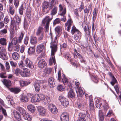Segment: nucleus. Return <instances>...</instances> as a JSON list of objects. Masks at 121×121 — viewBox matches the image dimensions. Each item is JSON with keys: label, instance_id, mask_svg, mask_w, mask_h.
<instances>
[{"label": "nucleus", "instance_id": "f257e3e1", "mask_svg": "<svg viewBox=\"0 0 121 121\" xmlns=\"http://www.w3.org/2000/svg\"><path fill=\"white\" fill-rule=\"evenodd\" d=\"M57 38L58 36L56 35L53 40V39H51V42L50 43V48H51V57L49 60V63L50 65H51L53 62L54 65H55L56 63L54 55L55 52L57 50Z\"/></svg>", "mask_w": 121, "mask_h": 121}, {"label": "nucleus", "instance_id": "f03ea898", "mask_svg": "<svg viewBox=\"0 0 121 121\" xmlns=\"http://www.w3.org/2000/svg\"><path fill=\"white\" fill-rule=\"evenodd\" d=\"M2 82L9 89L11 92L15 94H17L20 91V90L19 88H11L10 89L9 87L11 85V82L10 80L5 79H4Z\"/></svg>", "mask_w": 121, "mask_h": 121}, {"label": "nucleus", "instance_id": "7ed1b4c3", "mask_svg": "<svg viewBox=\"0 0 121 121\" xmlns=\"http://www.w3.org/2000/svg\"><path fill=\"white\" fill-rule=\"evenodd\" d=\"M21 16L16 15L13 17V19L16 21V22H14L12 20L11 21V24L13 25V27L15 28L16 30H17L19 28V26L21 24Z\"/></svg>", "mask_w": 121, "mask_h": 121}, {"label": "nucleus", "instance_id": "20e7f679", "mask_svg": "<svg viewBox=\"0 0 121 121\" xmlns=\"http://www.w3.org/2000/svg\"><path fill=\"white\" fill-rule=\"evenodd\" d=\"M17 109L22 114L23 118L25 120L31 121L32 120L31 116L28 113L26 112L25 111L23 108L19 106L17 107Z\"/></svg>", "mask_w": 121, "mask_h": 121}, {"label": "nucleus", "instance_id": "39448f33", "mask_svg": "<svg viewBox=\"0 0 121 121\" xmlns=\"http://www.w3.org/2000/svg\"><path fill=\"white\" fill-rule=\"evenodd\" d=\"M51 20L49 16H47L42 20V25L44 26L46 31L49 30L50 22Z\"/></svg>", "mask_w": 121, "mask_h": 121}, {"label": "nucleus", "instance_id": "423d86ee", "mask_svg": "<svg viewBox=\"0 0 121 121\" xmlns=\"http://www.w3.org/2000/svg\"><path fill=\"white\" fill-rule=\"evenodd\" d=\"M0 58L5 60H7L8 59L5 50L1 47H0Z\"/></svg>", "mask_w": 121, "mask_h": 121}, {"label": "nucleus", "instance_id": "0eeeda50", "mask_svg": "<svg viewBox=\"0 0 121 121\" xmlns=\"http://www.w3.org/2000/svg\"><path fill=\"white\" fill-rule=\"evenodd\" d=\"M59 100L61 103V104L64 106L66 107L69 104V102L68 100L64 97L62 96H59Z\"/></svg>", "mask_w": 121, "mask_h": 121}, {"label": "nucleus", "instance_id": "6e6552de", "mask_svg": "<svg viewBox=\"0 0 121 121\" xmlns=\"http://www.w3.org/2000/svg\"><path fill=\"white\" fill-rule=\"evenodd\" d=\"M23 62L25 64V66L31 69H32L34 67V66L32 62L27 58H26L24 57V60Z\"/></svg>", "mask_w": 121, "mask_h": 121}, {"label": "nucleus", "instance_id": "1a4fd4ad", "mask_svg": "<svg viewBox=\"0 0 121 121\" xmlns=\"http://www.w3.org/2000/svg\"><path fill=\"white\" fill-rule=\"evenodd\" d=\"M74 54H75V56L74 55V57L75 58H77V56L76 54V53L77 54V56H78V57L80 59L81 62L82 63H85L86 61V60L85 58L83 57L82 55L78 53L77 50L76 49H74Z\"/></svg>", "mask_w": 121, "mask_h": 121}, {"label": "nucleus", "instance_id": "9d476101", "mask_svg": "<svg viewBox=\"0 0 121 121\" xmlns=\"http://www.w3.org/2000/svg\"><path fill=\"white\" fill-rule=\"evenodd\" d=\"M49 110L52 113L54 114H56L58 112L57 108L56 107L55 105L52 104H50L48 106Z\"/></svg>", "mask_w": 121, "mask_h": 121}, {"label": "nucleus", "instance_id": "9b49d317", "mask_svg": "<svg viewBox=\"0 0 121 121\" xmlns=\"http://www.w3.org/2000/svg\"><path fill=\"white\" fill-rule=\"evenodd\" d=\"M60 118L61 121H69V114L67 112L63 113L61 115Z\"/></svg>", "mask_w": 121, "mask_h": 121}, {"label": "nucleus", "instance_id": "f8f14e48", "mask_svg": "<svg viewBox=\"0 0 121 121\" xmlns=\"http://www.w3.org/2000/svg\"><path fill=\"white\" fill-rule=\"evenodd\" d=\"M17 42H18V40L16 37H14L13 38L11 43H9L8 49H9V50H12V46L13 45L17 44Z\"/></svg>", "mask_w": 121, "mask_h": 121}, {"label": "nucleus", "instance_id": "ddd939ff", "mask_svg": "<svg viewBox=\"0 0 121 121\" xmlns=\"http://www.w3.org/2000/svg\"><path fill=\"white\" fill-rule=\"evenodd\" d=\"M47 64L44 60L42 59L39 60L38 63V66L39 68L42 69L46 67Z\"/></svg>", "mask_w": 121, "mask_h": 121}, {"label": "nucleus", "instance_id": "4468645a", "mask_svg": "<svg viewBox=\"0 0 121 121\" xmlns=\"http://www.w3.org/2000/svg\"><path fill=\"white\" fill-rule=\"evenodd\" d=\"M45 46V43H43L38 45L37 47L36 51L39 53L42 52Z\"/></svg>", "mask_w": 121, "mask_h": 121}, {"label": "nucleus", "instance_id": "2eb2a0df", "mask_svg": "<svg viewBox=\"0 0 121 121\" xmlns=\"http://www.w3.org/2000/svg\"><path fill=\"white\" fill-rule=\"evenodd\" d=\"M49 86L51 88L54 87L55 86V81L52 77L49 78L48 81Z\"/></svg>", "mask_w": 121, "mask_h": 121}, {"label": "nucleus", "instance_id": "dca6fc26", "mask_svg": "<svg viewBox=\"0 0 121 121\" xmlns=\"http://www.w3.org/2000/svg\"><path fill=\"white\" fill-rule=\"evenodd\" d=\"M37 108L38 112L40 115L42 116H44L45 115L46 111L43 107L39 106V107Z\"/></svg>", "mask_w": 121, "mask_h": 121}, {"label": "nucleus", "instance_id": "f3484780", "mask_svg": "<svg viewBox=\"0 0 121 121\" xmlns=\"http://www.w3.org/2000/svg\"><path fill=\"white\" fill-rule=\"evenodd\" d=\"M13 113L14 117L17 121H23L22 120L21 115L18 112L15 111Z\"/></svg>", "mask_w": 121, "mask_h": 121}, {"label": "nucleus", "instance_id": "a211bd4d", "mask_svg": "<svg viewBox=\"0 0 121 121\" xmlns=\"http://www.w3.org/2000/svg\"><path fill=\"white\" fill-rule=\"evenodd\" d=\"M26 4L25 2H22V4L19 9V12L20 15L23 14V10L26 9Z\"/></svg>", "mask_w": 121, "mask_h": 121}, {"label": "nucleus", "instance_id": "6ab92c4d", "mask_svg": "<svg viewBox=\"0 0 121 121\" xmlns=\"http://www.w3.org/2000/svg\"><path fill=\"white\" fill-rule=\"evenodd\" d=\"M59 15H63L65 14L66 12V9L65 8H63V6L61 4L59 6Z\"/></svg>", "mask_w": 121, "mask_h": 121}, {"label": "nucleus", "instance_id": "aec40b11", "mask_svg": "<svg viewBox=\"0 0 121 121\" xmlns=\"http://www.w3.org/2000/svg\"><path fill=\"white\" fill-rule=\"evenodd\" d=\"M72 23L73 22L72 19H68L67 22L65 23L66 26H67V30L69 32L70 31Z\"/></svg>", "mask_w": 121, "mask_h": 121}, {"label": "nucleus", "instance_id": "412c9836", "mask_svg": "<svg viewBox=\"0 0 121 121\" xmlns=\"http://www.w3.org/2000/svg\"><path fill=\"white\" fill-rule=\"evenodd\" d=\"M38 41V39L36 37L32 36L30 39V43L31 44L35 45L36 44Z\"/></svg>", "mask_w": 121, "mask_h": 121}, {"label": "nucleus", "instance_id": "4be33fe9", "mask_svg": "<svg viewBox=\"0 0 121 121\" xmlns=\"http://www.w3.org/2000/svg\"><path fill=\"white\" fill-rule=\"evenodd\" d=\"M10 33V39H12L15 36V32L14 29L13 27H11L9 29Z\"/></svg>", "mask_w": 121, "mask_h": 121}, {"label": "nucleus", "instance_id": "5701e85b", "mask_svg": "<svg viewBox=\"0 0 121 121\" xmlns=\"http://www.w3.org/2000/svg\"><path fill=\"white\" fill-rule=\"evenodd\" d=\"M20 45L18 44L15 45H13L12 46V50H9V49H8V50L10 52H11L13 50V49L14 50V51L17 52H18L20 50Z\"/></svg>", "mask_w": 121, "mask_h": 121}, {"label": "nucleus", "instance_id": "b1692460", "mask_svg": "<svg viewBox=\"0 0 121 121\" xmlns=\"http://www.w3.org/2000/svg\"><path fill=\"white\" fill-rule=\"evenodd\" d=\"M49 3L46 1H45L43 3L42 12H44L45 11V10L49 6Z\"/></svg>", "mask_w": 121, "mask_h": 121}, {"label": "nucleus", "instance_id": "393cba45", "mask_svg": "<svg viewBox=\"0 0 121 121\" xmlns=\"http://www.w3.org/2000/svg\"><path fill=\"white\" fill-rule=\"evenodd\" d=\"M77 32L74 36L75 40L77 41L79 40L81 38V33L79 31Z\"/></svg>", "mask_w": 121, "mask_h": 121}, {"label": "nucleus", "instance_id": "a878e982", "mask_svg": "<svg viewBox=\"0 0 121 121\" xmlns=\"http://www.w3.org/2000/svg\"><path fill=\"white\" fill-rule=\"evenodd\" d=\"M12 56L13 59L15 60H17L20 57L19 54L17 52H14L12 54Z\"/></svg>", "mask_w": 121, "mask_h": 121}, {"label": "nucleus", "instance_id": "bb28decb", "mask_svg": "<svg viewBox=\"0 0 121 121\" xmlns=\"http://www.w3.org/2000/svg\"><path fill=\"white\" fill-rule=\"evenodd\" d=\"M102 101L101 100L97 99L95 102V105L96 107L98 108H100L102 104Z\"/></svg>", "mask_w": 121, "mask_h": 121}, {"label": "nucleus", "instance_id": "cd10ccee", "mask_svg": "<svg viewBox=\"0 0 121 121\" xmlns=\"http://www.w3.org/2000/svg\"><path fill=\"white\" fill-rule=\"evenodd\" d=\"M85 105L84 103L78 102L77 103L76 106L80 110H83L85 107Z\"/></svg>", "mask_w": 121, "mask_h": 121}, {"label": "nucleus", "instance_id": "c85d7f7f", "mask_svg": "<svg viewBox=\"0 0 121 121\" xmlns=\"http://www.w3.org/2000/svg\"><path fill=\"white\" fill-rule=\"evenodd\" d=\"M28 110L32 113L34 112L35 110V106L32 105L30 104L27 106Z\"/></svg>", "mask_w": 121, "mask_h": 121}, {"label": "nucleus", "instance_id": "c756f323", "mask_svg": "<svg viewBox=\"0 0 121 121\" xmlns=\"http://www.w3.org/2000/svg\"><path fill=\"white\" fill-rule=\"evenodd\" d=\"M75 94L73 92V89L69 90V91L68 93V96L69 98H74L75 96Z\"/></svg>", "mask_w": 121, "mask_h": 121}, {"label": "nucleus", "instance_id": "7c9ffc66", "mask_svg": "<svg viewBox=\"0 0 121 121\" xmlns=\"http://www.w3.org/2000/svg\"><path fill=\"white\" fill-rule=\"evenodd\" d=\"M24 35V33L23 32H21V33L19 35L18 39V43H21L22 42V41Z\"/></svg>", "mask_w": 121, "mask_h": 121}, {"label": "nucleus", "instance_id": "2f4dec72", "mask_svg": "<svg viewBox=\"0 0 121 121\" xmlns=\"http://www.w3.org/2000/svg\"><path fill=\"white\" fill-rule=\"evenodd\" d=\"M89 107L90 109L91 110H93L94 109L93 102L92 99H90Z\"/></svg>", "mask_w": 121, "mask_h": 121}, {"label": "nucleus", "instance_id": "473e14b6", "mask_svg": "<svg viewBox=\"0 0 121 121\" xmlns=\"http://www.w3.org/2000/svg\"><path fill=\"white\" fill-rule=\"evenodd\" d=\"M7 39L4 38H1L0 39V44L3 45H5L7 44Z\"/></svg>", "mask_w": 121, "mask_h": 121}, {"label": "nucleus", "instance_id": "72a5a7b5", "mask_svg": "<svg viewBox=\"0 0 121 121\" xmlns=\"http://www.w3.org/2000/svg\"><path fill=\"white\" fill-rule=\"evenodd\" d=\"M43 100L44 104L46 105H48L51 101L50 97H45Z\"/></svg>", "mask_w": 121, "mask_h": 121}, {"label": "nucleus", "instance_id": "f704fd0d", "mask_svg": "<svg viewBox=\"0 0 121 121\" xmlns=\"http://www.w3.org/2000/svg\"><path fill=\"white\" fill-rule=\"evenodd\" d=\"M78 92L76 91V92L77 93L78 95H79L80 96H81L83 94H84L83 91L82 90V88L81 87H78Z\"/></svg>", "mask_w": 121, "mask_h": 121}, {"label": "nucleus", "instance_id": "c9c22d12", "mask_svg": "<svg viewBox=\"0 0 121 121\" xmlns=\"http://www.w3.org/2000/svg\"><path fill=\"white\" fill-rule=\"evenodd\" d=\"M37 96L38 97L39 101L44 99V98L45 97L44 95L42 94H36Z\"/></svg>", "mask_w": 121, "mask_h": 121}, {"label": "nucleus", "instance_id": "e433bc0d", "mask_svg": "<svg viewBox=\"0 0 121 121\" xmlns=\"http://www.w3.org/2000/svg\"><path fill=\"white\" fill-rule=\"evenodd\" d=\"M19 83L21 86H23L29 84L30 82H25L23 81H21L19 82Z\"/></svg>", "mask_w": 121, "mask_h": 121}, {"label": "nucleus", "instance_id": "4c0bfd02", "mask_svg": "<svg viewBox=\"0 0 121 121\" xmlns=\"http://www.w3.org/2000/svg\"><path fill=\"white\" fill-rule=\"evenodd\" d=\"M24 57L23 58L22 60L20 61L18 63L19 66L20 68H22L25 66V64L24 62Z\"/></svg>", "mask_w": 121, "mask_h": 121}, {"label": "nucleus", "instance_id": "58836bf2", "mask_svg": "<svg viewBox=\"0 0 121 121\" xmlns=\"http://www.w3.org/2000/svg\"><path fill=\"white\" fill-rule=\"evenodd\" d=\"M34 86L35 91L38 92L40 90V86L39 84L38 83H35Z\"/></svg>", "mask_w": 121, "mask_h": 121}, {"label": "nucleus", "instance_id": "ea45409f", "mask_svg": "<svg viewBox=\"0 0 121 121\" xmlns=\"http://www.w3.org/2000/svg\"><path fill=\"white\" fill-rule=\"evenodd\" d=\"M79 30L76 28V27L74 25L72 27V29L71 31V32L72 34L73 35L74 33L75 34L77 32L79 31Z\"/></svg>", "mask_w": 121, "mask_h": 121}, {"label": "nucleus", "instance_id": "a19ab883", "mask_svg": "<svg viewBox=\"0 0 121 121\" xmlns=\"http://www.w3.org/2000/svg\"><path fill=\"white\" fill-rule=\"evenodd\" d=\"M38 98L36 95L34 96L31 99V101L32 103L39 102Z\"/></svg>", "mask_w": 121, "mask_h": 121}, {"label": "nucleus", "instance_id": "79ce46f5", "mask_svg": "<svg viewBox=\"0 0 121 121\" xmlns=\"http://www.w3.org/2000/svg\"><path fill=\"white\" fill-rule=\"evenodd\" d=\"M9 10L10 14L13 15L15 12L14 7L12 5L10 6L9 7Z\"/></svg>", "mask_w": 121, "mask_h": 121}, {"label": "nucleus", "instance_id": "37998d69", "mask_svg": "<svg viewBox=\"0 0 121 121\" xmlns=\"http://www.w3.org/2000/svg\"><path fill=\"white\" fill-rule=\"evenodd\" d=\"M35 52V49L34 47H31L29 48L28 50V52L29 54H33Z\"/></svg>", "mask_w": 121, "mask_h": 121}, {"label": "nucleus", "instance_id": "c03bdc74", "mask_svg": "<svg viewBox=\"0 0 121 121\" xmlns=\"http://www.w3.org/2000/svg\"><path fill=\"white\" fill-rule=\"evenodd\" d=\"M20 100L22 102H26L28 101V98L26 95H23L20 99Z\"/></svg>", "mask_w": 121, "mask_h": 121}, {"label": "nucleus", "instance_id": "a18cd8bd", "mask_svg": "<svg viewBox=\"0 0 121 121\" xmlns=\"http://www.w3.org/2000/svg\"><path fill=\"white\" fill-rule=\"evenodd\" d=\"M64 75H63V78L62 79L63 83L64 85L67 84L68 83V79L66 78L65 76L64 77Z\"/></svg>", "mask_w": 121, "mask_h": 121}, {"label": "nucleus", "instance_id": "49530a36", "mask_svg": "<svg viewBox=\"0 0 121 121\" xmlns=\"http://www.w3.org/2000/svg\"><path fill=\"white\" fill-rule=\"evenodd\" d=\"M43 27H39L36 32V35L37 36H39L40 35L43 31Z\"/></svg>", "mask_w": 121, "mask_h": 121}, {"label": "nucleus", "instance_id": "de8ad7c7", "mask_svg": "<svg viewBox=\"0 0 121 121\" xmlns=\"http://www.w3.org/2000/svg\"><path fill=\"white\" fill-rule=\"evenodd\" d=\"M84 30L86 33H87V32L88 31V33H89L90 31V27H89L88 25H86L85 26L84 28Z\"/></svg>", "mask_w": 121, "mask_h": 121}, {"label": "nucleus", "instance_id": "09e8293b", "mask_svg": "<svg viewBox=\"0 0 121 121\" xmlns=\"http://www.w3.org/2000/svg\"><path fill=\"white\" fill-rule=\"evenodd\" d=\"M57 8L56 7H55L51 11V14L52 15H54L57 13Z\"/></svg>", "mask_w": 121, "mask_h": 121}, {"label": "nucleus", "instance_id": "8fccbe9b", "mask_svg": "<svg viewBox=\"0 0 121 121\" xmlns=\"http://www.w3.org/2000/svg\"><path fill=\"white\" fill-rule=\"evenodd\" d=\"M78 119H85V117H86V115L85 114L82 113H80L78 115Z\"/></svg>", "mask_w": 121, "mask_h": 121}, {"label": "nucleus", "instance_id": "3c124183", "mask_svg": "<svg viewBox=\"0 0 121 121\" xmlns=\"http://www.w3.org/2000/svg\"><path fill=\"white\" fill-rule=\"evenodd\" d=\"M56 2L55 0H52L50 3V5L49 6V9L50 10L52 9L53 7L56 4Z\"/></svg>", "mask_w": 121, "mask_h": 121}, {"label": "nucleus", "instance_id": "603ef678", "mask_svg": "<svg viewBox=\"0 0 121 121\" xmlns=\"http://www.w3.org/2000/svg\"><path fill=\"white\" fill-rule=\"evenodd\" d=\"M29 40V37L27 36L24 38L23 40L24 43L26 45H27L28 43Z\"/></svg>", "mask_w": 121, "mask_h": 121}, {"label": "nucleus", "instance_id": "864d4df0", "mask_svg": "<svg viewBox=\"0 0 121 121\" xmlns=\"http://www.w3.org/2000/svg\"><path fill=\"white\" fill-rule=\"evenodd\" d=\"M64 57L69 61H71V58L70 55L69 54H67L65 55Z\"/></svg>", "mask_w": 121, "mask_h": 121}, {"label": "nucleus", "instance_id": "5fc2aeb1", "mask_svg": "<svg viewBox=\"0 0 121 121\" xmlns=\"http://www.w3.org/2000/svg\"><path fill=\"white\" fill-rule=\"evenodd\" d=\"M112 78V80L110 82V83L112 86H113L117 82V81L114 77Z\"/></svg>", "mask_w": 121, "mask_h": 121}, {"label": "nucleus", "instance_id": "6e6d98bb", "mask_svg": "<svg viewBox=\"0 0 121 121\" xmlns=\"http://www.w3.org/2000/svg\"><path fill=\"white\" fill-rule=\"evenodd\" d=\"M61 29L60 27L59 26H57L55 28V30L56 32V33H57L58 35L60 33Z\"/></svg>", "mask_w": 121, "mask_h": 121}, {"label": "nucleus", "instance_id": "4d7b16f0", "mask_svg": "<svg viewBox=\"0 0 121 121\" xmlns=\"http://www.w3.org/2000/svg\"><path fill=\"white\" fill-rule=\"evenodd\" d=\"M57 89L58 91H63L64 89V87L61 85H58L57 87Z\"/></svg>", "mask_w": 121, "mask_h": 121}, {"label": "nucleus", "instance_id": "13d9d810", "mask_svg": "<svg viewBox=\"0 0 121 121\" xmlns=\"http://www.w3.org/2000/svg\"><path fill=\"white\" fill-rule=\"evenodd\" d=\"M102 111L100 110H99V116L100 117V119L101 121H103L104 119L103 115L101 114Z\"/></svg>", "mask_w": 121, "mask_h": 121}, {"label": "nucleus", "instance_id": "bf43d9fd", "mask_svg": "<svg viewBox=\"0 0 121 121\" xmlns=\"http://www.w3.org/2000/svg\"><path fill=\"white\" fill-rule=\"evenodd\" d=\"M78 9H75L74 11V14L76 16V17L78 19H79V15L78 14Z\"/></svg>", "mask_w": 121, "mask_h": 121}, {"label": "nucleus", "instance_id": "052dcab7", "mask_svg": "<svg viewBox=\"0 0 121 121\" xmlns=\"http://www.w3.org/2000/svg\"><path fill=\"white\" fill-rule=\"evenodd\" d=\"M67 44L66 43H64L60 45V49H64L67 47Z\"/></svg>", "mask_w": 121, "mask_h": 121}, {"label": "nucleus", "instance_id": "680f3d73", "mask_svg": "<svg viewBox=\"0 0 121 121\" xmlns=\"http://www.w3.org/2000/svg\"><path fill=\"white\" fill-rule=\"evenodd\" d=\"M114 87L117 93L118 94L120 92L118 85H116L115 86H114Z\"/></svg>", "mask_w": 121, "mask_h": 121}, {"label": "nucleus", "instance_id": "e2e57ef3", "mask_svg": "<svg viewBox=\"0 0 121 121\" xmlns=\"http://www.w3.org/2000/svg\"><path fill=\"white\" fill-rule=\"evenodd\" d=\"M60 19L59 18H56L54 21L53 24L54 25H55L57 24H58L60 23Z\"/></svg>", "mask_w": 121, "mask_h": 121}, {"label": "nucleus", "instance_id": "0e129e2a", "mask_svg": "<svg viewBox=\"0 0 121 121\" xmlns=\"http://www.w3.org/2000/svg\"><path fill=\"white\" fill-rule=\"evenodd\" d=\"M21 71V70L20 69L17 68L15 70H14V73L16 74H20Z\"/></svg>", "mask_w": 121, "mask_h": 121}, {"label": "nucleus", "instance_id": "69168bd1", "mask_svg": "<svg viewBox=\"0 0 121 121\" xmlns=\"http://www.w3.org/2000/svg\"><path fill=\"white\" fill-rule=\"evenodd\" d=\"M52 70L51 68H47L45 70V71L46 73L49 74L50 73Z\"/></svg>", "mask_w": 121, "mask_h": 121}, {"label": "nucleus", "instance_id": "338daca9", "mask_svg": "<svg viewBox=\"0 0 121 121\" xmlns=\"http://www.w3.org/2000/svg\"><path fill=\"white\" fill-rule=\"evenodd\" d=\"M68 86V89H69V90L70 89H72V88H73V84L71 83H69L67 84Z\"/></svg>", "mask_w": 121, "mask_h": 121}, {"label": "nucleus", "instance_id": "774afa93", "mask_svg": "<svg viewBox=\"0 0 121 121\" xmlns=\"http://www.w3.org/2000/svg\"><path fill=\"white\" fill-rule=\"evenodd\" d=\"M7 33V30L6 29H3L0 31V34H6Z\"/></svg>", "mask_w": 121, "mask_h": 121}]
</instances>
